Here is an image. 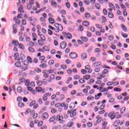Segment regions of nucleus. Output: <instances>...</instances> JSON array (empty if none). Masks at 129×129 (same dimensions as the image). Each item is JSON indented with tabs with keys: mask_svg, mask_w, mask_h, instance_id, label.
Instances as JSON below:
<instances>
[{
	"mask_svg": "<svg viewBox=\"0 0 129 129\" xmlns=\"http://www.w3.org/2000/svg\"><path fill=\"white\" fill-rule=\"evenodd\" d=\"M105 107V104H102L100 106L99 109L100 110H102L104 109Z\"/></svg>",
	"mask_w": 129,
	"mask_h": 129,
	"instance_id": "obj_55",
	"label": "nucleus"
},
{
	"mask_svg": "<svg viewBox=\"0 0 129 129\" xmlns=\"http://www.w3.org/2000/svg\"><path fill=\"white\" fill-rule=\"evenodd\" d=\"M114 91H117V92H120L121 91V89L120 88H114Z\"/></svg>",
	"mask_w": 129,
	"mask_h": 129,
	"instance_id": "obj_62",
	"label": "nucleus"
},
{
	"mask_svg": "<svg viewBox=\"0 0 129 129\" xmlns=\"http://www.w3.org/2000/svg\"><path fill=\"white\" fill-rule=\"evenodd\" d=\"M52 129H62V125L58 124L52 127Z\"/></svg>",
	"mask_w": 129,
	"mask_h": 129,
	"instance_id": "obj_38",
	"label": "nucleus"
},
{
	"mask_svg": "<svg viewBox=\"0 0 129 129\" xmlns=\"http://www.w3.org/2000/svg\"><path fill=\"white\" fill-rule=\"evenodd\" d=\"M67 46V43L65 41H62L60 44V48L61 49H65Z\"/></svg>",
	"mask_w": 129,
	"mask_h": 129,
	"instance_id": "obj_18",
	"label": "nucleus"
},
{
	"mask_svg": "<svg viewBox=\"0 0 129 129\" xmlns=\"http://www.w3.org/2000/svg\"><path fill=\"white\" fill-rule=\"evenodd\" d=\"M94 67H98L99 66H100L101 65V61H97L95 62L93 64Z\"/></svg>",
	"mask_w": 129,
	"mask_h": 129,
	"instance_id": "obj_29",
	"label": "nucleus"
},
{
	"mask_svg": "<svg viewBox=\"0 0 129 129\" xmlns=\"http://www.w3.org/2000/svg\"><path fill=\"white\" fill-rule=\"evenodd\" d=\"M64 117H63V116L57 114L56 116V120L60 123V124H64L65 123V120H63Z\"/></svg>",
	"mask_w": 129,
	"mask_h": 129,
	"instance_id": "obj_1",
	"label": "nucleus"
},
{
	"mask_svg": "<svg viewBox=\"0 0 129 129\" xmlns=\"http://www.w3.org/2000/svg\"><path fill=\"white\" fill-rule=\"evenodd\" d=\"M23 65H24V66L29 67V66H28V65H29V61L27 60H24L23 61Z\"/></svg>",
	"mask_w": 129,
	"mask_h": 129,
	"instance_id": "obj_41",
	"label": "nucleus"
},
{
	"mask_svg": "<svg viewBox=\"0 0 129 129\" xmlns=\"http://www.w3.org/2000/svg\"><path fill=\"white\" fill-rule=\"evenodd\" d=\"M12 45H14V46H16V47H18V46H19V41L13 40Z\"/></svg>",
	"mask_w": 129,
	"mask_h": 129,
	"instance_id": "obj_34",
	"label": "nucleus"
},
{
	"mask_svg": "<svg viewBox=\"0 0 129 129\" xmlns=\"http://www.w3.org/2000/svg\"><path fill=\"white\" fill-rule=\"evenodd\" d=\"M79 83L80 84H83V83H85V80L84 78H81L79 80Z\"/></svg>",
	"mask_w": 129,
	"mask_h": 129,
	"instance_id": "obj_42",
	"label": "nucleus"
},
{
	"mask_svg": "<svg viewBox=\"0 0 129 129\" xmlns=\"http://www.w3.org/2000/svg\"><path fill=\"white\" fill-rule=\"evenodd\" d=\"M22 26H26V25H27V21L26 19H23L22 20Z\"/></svg>",
	"mask_w": 129,
	"mask_h": 129,
	"instance_id": "obj_60",
	"label": "nucleus"
},
{
	"mask_svg": "<svg viewBox=\"0 0 129 129\" xmlns=\"http://www.w3.org/2000/svg\"><path fill=\"white\" fill-rule=\"evenodd\" d=\"M43 50L45 51V52H49L50 51V48H49V47L47 46H44L42 47Z\"/></svg>",
	"mask_w": 129,
	"mask_h": 129,
	"instance_id": "obj_36",
	"label": "nucleus"
},
{
	"mask_svg": "<svg viewBox=\"0 0 129 129\" xmlns=\"http://www.w3.org/2000/svg\"><path fill=\"white\" fill-rule=\"evenodd\" d=\"M33 5H34V1L33 0L29 1V2L27 5L28 10H31V9H32V6H33Z\"/></svg>",
	"mask_w": 129,
	"mask_h": 129,
	"instance_id": "obj_15",
	"label": "nucleus"
},
{
	"mask_svg": "<svg viewBox=\"0 0 129 129\" xmlns=\"http://www.w3.org/2000/svg\"><path fill=\"white\" fill-rule=\"evenodd\" d=\"M77 109H74L73 110H68V114H70L71 117H74L76 115Z\"/></svg>",
	"mask_w": 129,
	"mask_h": 129,
	"instance_id": "obj_3",
	"label": "nucleus"
},
{
	"mask_svg": "<svg viewBox=\"0 0 129 129\" xmlns=\"http://www.w3.org/2000/svg\"><path fill=\"white\" fill-rule=\"evenodd\" d=\"M101 95H102V93H99L98 94H97V95H95V99L98 100V99H99V98H100V96H101Z\"/></svg>",
	"mask_w": 129,
	"mask_h": 129,
	"instance_id": "obj_32",
	"label": "nucleus"
},
{
	"mask_svg": "<svg viewBox=\"0 0 129 129\" xmlns=\"http://www.w3.org/2000/svg\"><path fill=\"white\" fill-rule=\"evenodd\" d=\"M81 40H82V41H83L84 42H88V38L87 37H83V36H81Z\"/></svg>",
	"mask_w": 129,
	"mask_h": 129,
	"instance_id": "obj_46",
	"label": "nucleus"
},
{
	"mask_svg": "<svg viewBox=\"0 0 129 129\" xmlns=\"http://www.w3.org/2000/svg\"><path fill=\"white\" fill-rule=\"evenodd\" d=\"M46 9H47V7H44L42 8H41L40 10H39L38 11H36L35 12V14H39L40 13H42V12H43V11H45V10H46Z\"/></svg>",
	"mask_w": 129,
	"mask_h": 129,
	"instance_id": "obj_25",
	"label": "nucleus"
},
{
	"mask_svg": "<svg viewBox=\"0 0 129 129\" xmlns=\"http://www.w3.org/2000/svg\"><path fill=\"white\" fill-rule=\"evenodd\" d=\"M69 56L70 58H71V59H76L78 55L76 52H71V53H70Z\"/></svg>",
	"mask_w": 129,
	"mask_h": 129,
	"instance_id": "obj_9",
	"label": "nucleus"
},
{
	"mask_svg": "<svg viewBox=\"0 0 129 129\" xmlns=\"http://www.w3.org/2000/svg\"><path fill=\"white\" fill-rule=\"evenodd\" d=\"M41 117L43 120H45V119L49 118V114L47 112H44L42 113Z\"/></svg>",
	"mask_w": 129,
	"mask_h": 129,
	"instance_id": "obj_12",
	"label": "nucleus"
},
{
	"mask_svg": "<svg viewBox=\"0 0 129 129\" xmlns=\"http://www.w3.org/2000/svg\"><path fill=\"white\" fill-rule=\"evenodd\" d=\"M42 16L43 17H40L39 19V21L42 23H45V22H46V19H47V14L43 13L42 14Z\"/></svg>",
	"mask_w": 129,
	"mask_h": 129,
	"instance_id": "obj_8",
	"label": "nucleus"
},
{
	"mask_svg": "<svg viewBox=\"0 0 129 129\" xmlns=\"http://www.w3.org/2000/svg\"><path fill=\"white\" fill-rule=\"evenodd\" d=\"M96 123H100V122H101V120H102V118L100 115H98L96 117Z\"/></svg>",
	"mask_w": 129,
	"mask_h": 129,
	"instance_id": "obj_22",
	"label": "nucleus"
},
{
	"mask_svg": "<svg viewBox=\"0 0 129 129\" xmlns=\"http://www.w3.org/2000/svg\"><path fill=\"white\" fill-rule=\"evenodd\" d=\"M37 102L39 103V104L42 105L43 104V100H42V98H40L37 100Z\"/></svg>",
	"mask_w": 129,
	"mask_h": 129,
	"instance_id": "obj_59",
	"label": "nucleus"
},
{
	"mask_svg": "<svg viewBox=\"0 0 129 129\" xmlns=\"http://www.w3.org/2000/svg\"><path fill=\"white\" fill-rule=\"evenodd\" d=\"M48 22L52 25H53V24H55V20L51 17L48 18Z\"/></svg>",
	"mask_w": 129,
	"mask_h": 129,
	"instance_id": "obj_33",
	"label": "nucleus"
},
{
	"mask_svg": "<svg viewBox=\"0 0 129 129\" xmlns=\"http://www.w3.org/2000/svg\"><path fill=\"white\" fill-rule=\"evenodd\" d=\"M32 41L33 42H36V41H37L38 38V36L37 35V34L35 33H33L32 34Z\"/></svg>",
	"mask_w": 129,
	"mask_h": 129,
	"instance_id": "obj_21",
	"label": "nucleus"
},
{
	"mask_svg": "<svg viewBox=\"0 0 129 129\" xmlns=\"http://www.w3.org/2000/svg\"><path fill=\"white\" fill-rule=\"evenodd\" d=\"M94 99V97H92V96L91 95L88 96L87 98V100H88V101H89V100H93Z\"/></svg>",
	"mask_w": 129,
	"mask_h": 129,
	"instance_id": "obj_51",
	"label": "nucleus"
},
{
	"mask_svg": "<svg viewBox=\"0 0 129 129\" xmlns=\"http://www.w3.org/2000/svg\"><path fill=\"white\" fill-rule=\"evenodd\" d=\"M91 17L90 14L88 12H87L85 14V18L86 19H89Z\"/></svg>",
	"mask_w": 129,
	"mask_h": 129,
	"instance_id": "obj_47",
	"label": "nucleus"
},
{
	"mask_svg": "<svg viewBox=\"0 0 129 129\" xmlns=\"http://www.w3.org/2000/svg\"><path fill=\"white\" fill-rule=\"evenodd\" d=\"M22 65H21V62H16L15 63V66L16 67H17V68H20L21 67V66Z\"/></svg>",
	"mask_w": 129,
	"mask_h": 129,
	"instance_id": "obj_63",
	"label": "nucleus"
},
{
	"mask_svg": "<svg viewBox=\"0 0 129 129\" xmlns=\"http://www.w3.org/2000/svg\"><path fill=\"white\" fill-rule=\"evenodd\" d=\"M20 68L21 70L19 71V73L21 74V73H23V71H27L29 68V67L21 66Z\"/></svg>",
	"mask_w": 129,
	"mask_h": 129,
	"instance_id": "obj_7",
	"label": "nucleus"
},
{
	"mask_svg": "<svg viewBox=\"0 0 129 129\" xmlns=\"http://www.w3.org/2000/svg\"><path fill=\"white\" fill-rule=\"evenodd\" d=\"M18 25L17 24H14L12 26V29L13 30V33L17 34L18 33Z\"/></svg>",
	"mask_w": 129,
	"mask_h": 129,
	"instance_id": "obj_16",
	"label": "nucleus"
},
{
	"mask_svg": "<svg viewBox=\"0 0 129 129\" xmlns=\"http://www.w3.org/2000/svg\"><path fill=\"white\" fill-rule=\"evenodd\" d=\"M18 12L20 13H24L25 11H24L22 6H20V8H18Z\"/></svg>",
	"mask_w": 129,
	"mask_h": 129,
	"instance_id": "obj_52",
	"label": "nucleus"
},
{
	"mask_svg": "<svg viewBox=\"0 0 129 129\" xmlns=\"http://www.w3.org/2000/svg\"><path fill=\"white\" fill-rule=\"evenodd\" d=\"M108 6L110 8L108 9V11L109 12H111L113 10H115V7H114V5L110 2L108 3Z\"/></svg>",
	"mask_w": 129,
	"mask_h": 129,
	"instance_id": "obj_10",
	"label": "nucleus"
},
{
	"mask_svg": "<svg viewBox=\"0 0 129 129\" xmlns=\"http://www.w3.org/2000/svg\"><path fill=\"white\" fill-rule=\"evenodd\" d=\"M56 116H52V117H51L49 118V122H54V121H55V120H56Z\"/></svg>",
	"mask_w": 129,
	"mask_h": 129,
	"instance_id": "obj_26",
	"label": "nucleus"
},
{
	"mask_svg": "<svg viewBox=\"0 0 129 129\" xmlns=\"http://www.w3.org/2000/svg\"><path fill=\"white\" fill-rule=\"evenodd\" d=\"M67 37L69 40H70V39H72V34L70 33H67Z\"/></svg>",
	"mask_w": 129,
	"mask_h": 129,
	"instance_id": "obj_61",
	"label": "nucleus"
},
{
	"mask_svg": "<svg viewBox=\"0 0 129 129\" xmlns=\"http://www.w3.org/2000/svg\"><path fill=\"white\" fill-rule=\"evenodd\" d=\"M34 71L37 72V73H41L42 72V70L39 68H36L34 69Z\"/></svg>",
	"mask_w": 129,
	"mask_h": 129,
	"instance_id": "obj_40",
	"label": "nucleus"
},
{
	"mask_svg": "<svg viewBox=\"0 0 129 129\" xmlns=\"http://www.w3.org/2000/svg\"><path fill=\"white\" fill-rule=\"evenodd\" d=\"M107 22V19L104 16L101 17V23L102 25H105V23Z\"/></svg>",
	"mask_w": 129,
	"mask_h": 129,
	"instance_id": "obj_19",
	"label": "nucleus"
},
{
	"mask_svg": "<svg viewBox=\"0 0 129 129\" xmlns=\"http://www.w3.org/2000/svg\"><path fill=\"white\" fill-rule=\"evenodd\" d=\"M54 27L56 28L55 30L56 33H59L60 31H63V26L59 23H55L54 24Z\"/></svg>",
	"mask_w": 129,
	"mask_h": 129,
	"instance_id": "obj_2",
	"label": "nucleus"
},
{
	"mask_svg": "<svg viewBox=\"0 0 129 129\" xmlns=\"http://www.w3.org/2000/svg\"><path fill=\"white\" fill-rule=\"evenodd\" d=\"M73 122H69L67 124L68 127H72L73 126Z\"/></svg>",
	"mask_w": 129,
	"mask_h": 129,
	"instance_id": "obj_58",
	"label": "nucleus"
},
{
	"mask_svg": "<svg viewBox=\"0 0 129 129\" xmlns=\"http://www.w3.org/2000/svg\"><path fill=\"white\" fill-rule=\"evenodd\" d=\"M25 83L26 86H29L31 84V82L30 81V80H25V82H24Z\"/></svg>",
	"mask_w": 129,
	"mask_h": 129,
	"instance_id": "obj_44",
	"label": "nucleus"
},
{
	"mask_svg": "<svg viewBox=\"0 0 129 129\" xmlns=\"http://www.w3.org/2000/svg\"><path fill=\"white\" fill-rule=\"evenodd\" d=\"M82 59L83 60H85L87 58V53L84 52L81 54Z\"/></svg>",
	"mask_w": 129,
	"mask_h": 129,
	"instance_id": "obj_30",
	"label": "nucleus"
},
{
	"mask_svg": "<svg viewBox=\"0 0 129 129\" xmlns=\"http://www.w3.org/2000/svg\"><path fill=\"white\" fill-rule=\"evenodd\" d=\"M47 70H43L42 73L43 74V77L45 78H49V74L47 73Z\"/></svg>",
	"mask_w": 129,
	"mask_h": 129,
	"instance_id": "obj_24",
	"label": "nucleus"
},
{
	"mask_svg": "<svg viewBox=\"0 0 129 129\" xmlns=\"http://www.w3.org/2000/svg\"><path fill=\"white\" fill-rule=\"evenodd\" d=\"M22 91H23V89L21 88V86L18 87H17V92L19 93H21V92H22Z\"/></svg>",
	"mask_w": 129,
	"mask_h": 129,
	"instance_id": "obj_56",
	"label": "nucleus"
},
{
	"mask_svg": "<svg viewBox=\"0 0 129 129\" xmlns=\"http://www.w3.org/2000/svg\"><path fill=\"white\" fill-rule=\"evenodd\" d=\"M40 63L41 64L39 65V67L40 68H46L47 67V64H46V63H47V61L42 60Z\"/></svg>",
	"mask_w": 129,
	"mask_h": 129,
	"instance_id": "obj_11",
	"label": "nucleus"
},
{
	"mask_svg": "<svg viewBox=\"0 0 129 129\" xmlns=\"http://www.w3.org/2000/svg\"><path fill=\"white\" fill-rule=\"evenodd\" d=\"M74 79L75 80H77L80 79V76L79 75H76L74 76Z\"/></svg>",
	"mask_w": 129,
	"mask_h": 129,
	"instance_id": "obj_53",
	"label": "nucleus"
},
{
	"mask_svg": "<svg viewBox=\"0 0 129 129\" xmlns=\"http://www.w3.org/2000/svg\"><path fill=\"white\" fill-rule=\"evenodd\" d=\"M36 84L38 86H42L43 85V82L42 81H37Z\"/></svg>",
	"mask_w": 129,
	"mask_h": 129,
	"instance_id": "obj_45",
	"label": "nucleus"
},
{
	"mask_svg": "<svg viewBox=\"0 0 129 129\" xmlns=\"http://www.w3.org/2000/svg\"><path fill=\"white\" fill-rule=\"evenodd\" d=\"M28 51L30 53H35V48H33V46H30L28 47Z\"/></svg>",
	"mask_w": 129,
	"mask_h": 129,
	"instance_id": "obj_35",
	"label": "nucleus"
},
{
	"mask_svg": "<svg viewBox=\"0 0 129 129\" xmlns=\"http://www.w3.org/2000/svg\"><path fill=\"white\" fill-rule=\"evenodd\" d=\"M122 2H123V0H119V5L121 7V9H122L123 11H124L126 10V8H125V6L122 4Z\"/></svg>",
	"mask_w": 129,
	"mask_h": 129,
	"instance_id": "obj_13",
	"label": "nucleus"
},
{
	"mask_svg": "<svg viewBox=\"0 0 129 129\" xmlns=\"http://www.w3.org/2000/svg\"><path fill=\"white\" fill-rule=\"evenodd\" d=\"M97 90H99L100 92H104V88L102 86L98 87Z\"/></svg>",
	"mask_w": 129,
	"mask_h": 129,
	"instance_id": "obj_43",
	"label": "nucleus"
},
{
	"mask_svg": "<svg viewBox=\"0 0 129 129\" xmlns=\"http://www.w3.org/2000/svg\"><path fill=\"white\" fill-rule=\"evenodd\" d=\"M83 26H85V27H88L89 26V22L88 21H84L83 22Z\"/></svg>",
	"mask_w": 129,
	"mask_h": 129,
	"instance_id": "obj_50",
	"label": "nucleus"
},
{
	"mask_svg": "<svg viewBox=\"0 0 129 129\" xmlns=\"http://www.w3.org/2000/svg\"><path fill=\"white\" fill-rule=\"evenodd\" d=\"M85 69L88 70L89 73H91L92 72V69H90V66L89 65H87L85 67Z\"/></svg>",
	"mask_w": 129,
	"mask_h": 129,
	"instance_id": "obj_27",
	"label": "nucleus"
},
{
	"mask_svg": "<svg viewBox=\"0 0 129 129\" xmlns=\"http://www.w3.org/2000/svg\"><path fill=\"white\" fill-rule=\"evenodd\" d=\"M108 17L109 19H113V18H114V15H113L111 12L109 11L108 13Z\"/></svg>",
	"mask_w": 129,
	"mask_h": 129,
	"instance_id": "obj_31",
	"label": "nucleus"
},
{
	"mask_svg": "<svg viewBox=\"0 0 129 129\" xmlns=\"http://www.w3.org/2000/svg\"><path fill=\"white\" fill-rule=\"evenodd\" d=\"M121 27L123 31H124V32H127V29L126 28L125 26H124V25L121 24Z\"/></svg>",
	"mask_w": 129,
	"mask_h": 129,
	"instance_id": "obj_48",
	"label": "nucleus"
},
{
	"mask_svg": "<svg viewBox=\"0 0 129 129\" xmlns=\"http://www.w3.org/2000/svg\"><path fill=\"white\" fill-rule=\"evenodd\" d=\"M46 40H44L43 39H39L37 41L39 46H40V47H43V46L45 45V42H44Z\"/></svg>",
	"mask_w": 129,
	"mask_h": 129,
	"instance_id": "obj_14",
	"label": "nucleus"
},
{
	"mask_svg": "<svg viewBox=\"0 0 129 129\" xmlns=\"http://www.w3.org/2000/svg\"><path fill=\"white\" fill-rule=\"evenodd\" d=\"M83 79H84V80H89V79H90V75H86L83 76Z\"/></svg>",
	"mask_w": 129,
	"mask_h": 129,
	"instance_id": "obj_39",
	"label": "nucleus"
},
{
	"mask_svg": "<svg viewBox=\"0 0 129 129\" xmlns=\"http://www.w3.org/2000/svg\"><path fill=\"white\" fill-rule=\"evenodd\" d=\"M50 5L51 6V7H52V8H54V9H56V8L58 7V4L54 1H50Z\"/></svg>",
	"mask_w": 129,
	"mask_h": 129,
	"instance_id": "obj_17",
	"label": "nucleus"
},
{
	"mask_svg": "<svg viewBox=\"0 0 129 129\" xmlns=\"http://www.w3.org/2000/svg\"><path fill=\"white\" fill-rule=\"evenodd\" d=\"M54 79H55V75L54 74H51L49 76L48 80V82H49V83L50 82H52V81H53V80H54Z\"/></svg>",
	"mask_w": 129,
	"mask_h": 129,
	"instance_id": "obj_20",
	"label": "nucleus"
},
{
	"mask_svg": "<svg viewBox=\"0 0 129 129\" xmlns=\"http://www.w3.org/2000/svg\"><path fill=\"white\" fill-rule=\"evenodd\" d=\"M124 112H125V107H122L120 109V113H124Z\"/></svg>",
	"mask_w": 129,
	"mask_h": 129,
	"instance_id": "obj_64",
	"label": "nucleus"
},
{
	"mask_svg": "<svg viewBox=\"0 0 129 129\" xmlns=\"http://www.w3.org/2000/svg\"><path fill=\"white\" fill-rule=\"evenodd\" d=\"M27 61H28V62H29V63H33V59H32V58L31 57V56L27 57Z\"/></svg>",
	"mask_w": 129,
	"mask_h": 129,
	"instance_id": "obj_57",
	"label": "nucleus"
},
{
	"mask_svg": "<svg viewBox=\"0 0 129 129\" xmlns=\"http://www.w3.org/2000/svg\"><path fill=\"white\" fill-rule=\"evenodd\" d=\"M108 102L109 103H114L115 102V99L114 98H110Z\"/></svg>",
	"mask_w": 129,
	"mask_h": 129,
	"instance_id": "obj_37",
	"label": "nucleus"
},
{
	"mask_svg": "<svg viewBox=\"0 0 129 129\" xmlns=\"http://www.w3.org/2000/svg\"><path fill=\"white\" fill-rule=\"evenodd\" d=\"M13 21H15V24H16L17 25L21 24V20H20L19 18H17V17H14Z\"/></svg>",
	"mask_w": 129,
	"mask_h": 129,
	"instance_id": "obj_23",
	"label": "nucleus"
},
{
	"mask_svg": "<svg viewBox=\"0 0 129 129\" xmlns=\"http://www.w3.org/2000/svg\"><path fill=\"white\" fill-rule=\"evenodd\" d=\"M96 84H99L101 86H104V85H105V84H104V83H102V81L100 80L96 81Z\"/></svg>",
	"mask_w": 129,
	"mask_h": 129,
	"instance_id": "obj_28",
	"label": "nucleus"
},
{
	"mask_svg": "<svg viewBox=\"0 0 129 129\" xmlns=\"http://www.w3.org/2000/svg\"><path fill=\"white\" fill-rule=\"evenodd\" d=\"M39 37L40 38V40H43L44 41H46V37L43 34H40V35H39Z\"/></svg>",
	"mask_w": 129,
	"mask_h": 129,
	"instance_id": "obj_49",
	"label": "nucleus"
},
{
	"mask_svg": "<svg viewBox=\"0 0 129 129\" xmlns=\"http://www.w3.org/2000/svg\"><path fill=\"white\" fill-rule=\"evenodd\" d=\"M36 104V101L33 100L29 104V106L30 107H32V106H33V105H35Z\"/></svg>",
	"mask_w": 129,
	"mask_h": 129,
	"instance_id": "obj_54",
	"label": "nucleus"
},
{
	"mask_svg": "<svg viewBox=\"0 0 129 129\" xmlns=\"http://www.w3.org/2000/svg\"><path fill=\"white\" fill-rule=\"evenodd\" d=\"M124 123V120H122L120 121L119 119L116 120L113 123V125L115 127L117 126L118 124H120V125H122V124Z\"/></svg>",
	"mask_w": 129,
	"mask_h": 129,
	"instance_id": "obj_4",
	"label": "nucleus"
},
{
	"mask_svg": "<svg viewBox=\"0 0 129 129\" xmlns=\"http://www.w3.org/2000/svg\"><path fill=\"white\" fill-rule=\"evenodd\" d=\"M35 90L37 92H41V93H45V92L46 91L45 88H42L40 87H36L35 88Z\"/></svg>",
	"mask_w": 129,
	"mask_h": 129,
	"instance_id": "obj_5",
	"label": "nucleus"
},
{
	"mask_svg": "<svg viewBox=\"0 0 129 129\" xmlns=\"http://www.w3.org/2000/svg\"><path fill=\"white\" fill-rule=\"evenodd\" d=\"M108 116L111 120H112V119H114L115 117H116V116L113 111L110 112L108 114Z\"/></svg>",
	"mask_w": 129,
	"mask_h": 129,
	"instance_id": "obj_6",
	"label": "nucleus"
}]
</instances>
